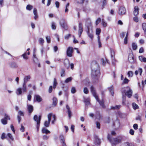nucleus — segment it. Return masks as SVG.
I'll use <instances>...</instances> for the list:
<instances>
[{
  "mask_svg": "<svg viewBox=\"0 0 146 146\" xmlns=\"http://www.w3.org/2000/svg\"><path fill=\"white\" fill-rule=\"evenodd\" d=\"M21 56L23 57V58L25 60H27L29 58L28 56L27 55L26 53H25L23 54Z\"/></svg>",
  "mask_w": 146,
  "mask_h": 146,
  "instance_id": "27",
  "label": "nucleus"
},
{
  "mask_svg": "<svg viewBox=\"0 0 146 146\" xmlns=\"http://www.w3.org/2000/svg\"><path fill=\"white\" fill-rule=\"evenodd\" d=\"M139 60L141 62H146V58L142 56H139Z\"/></svg>",
  "mask_w": 146,
  "mask_h": 146,
  "instance_id": "19",
  "label": "nucleus"
},
{
  "mask_svg": "<svg viewBox=\"0 0 146 146\" xmlns=\"http://www.w3.org/2000/svg\"><path fill=\"white\" fill-rule=\"evenodd\" d=\"M60 138L61 141V142L65 141V139L64 138V136L62 135H61L60 136Z\"/></svg>",
  "mask_w": 146,
  "mask_h": 146,
  "instance_id": "43",
  "label": "nucleus"
},
{
  "mask_svg": "<svg viewBox=\"0 0 146 146\" xmlns=\"http://www.w3.org/2000/svg\"><path fill=\"white\" fill-rule=\"evenodd\" d=\"M133 127L134 129H137L138 128V125L137 124H135L133 125Z\"/></svg>",
  "mask_w": 146,
  "mask_h": 146,
  "instance_id": "62",
  "label": "nucleus"
},
{
  "mask_svg": "<svg viewBox=\"0 0 146 146\" xmlns=\"http://www.w3.org/2000/svg\"><path fill=\"white\" fill-rule=\"evenodd\" d=\"M73 52V49L72 47H69L67 49L66 54L68 56L71 57L72 56V53Z\"/></svg>",
  "mask_w": 146,
  "mask_h": 146,
  "instance_id": "8",
  "label": "nucleus"
},
{
  "mask_svg": "<svg viewBox=\"0 0 146 146\" xmlns=\"http://www.w3.org/2000/svg\"><path fill=\"white\" fill-rule=\"evenodd\" d=\"M144 50L143 47H141L139 50V52L140 53H142L143 52Z\"/></svg>",
  "mask_w": 146,
  "mask_h": 146,
  "instance_id": "54",
  "label": "nucleus"
},
{
  "mask_svg": "<svg viewBox=\"0 0 146 146\" xmlns=\"http://www.w3.org/2000/svg\"><path fill=\"white\" fill-rule=\"evenodd\" d=\"M87 33H88V35L89 37L91 39H92V38L93 37L92 32L91 33H90L89 32V29H88V31L87 32Z\"/></svg>",
  "mask_w": 146,
  "mask_h": 146,
  "instance_id": "32",
  "label": "nucleus"
},
{
  "mask_svg": "<svg viewBox=\"0 0 146 146\" xmlns=\"http://www.w3.org/2000/svg\"><path fill=\"white\" fill-rule=\"evenodd\" d=\"M79 29H78V35L79 37H80L82 32L83 31V28L82 27V23H79Z\"/></svg>",
  "mask_w": 146,
  "mask_h": 146,
  "instance_id": "11",
  "label": "nucleus"
},
{
  "mask_svg": "<svg viewBox=\"0 0 146 146\" xmlns=\"http://www.w3.org/2000/svg\"><path fill=\"white\" fill-rule=\"evenodd\" d=\"M100 75V73H97L96 71L94 69L92 70V76L93 78L98 79Z\"/></svg>",
  "mask_w": 146,
  "mask_h": 146,
  "instance_id": "6",
  "label": "nucleus"
},
{
  "mask_svg": "<svg viewBox=\"0 0 146 146\" xmlns=\"http://www.w3.org/2000/svg\"><path fill=\"white\" fill-rule=\"evenodd\" d=\"M33 8L32 5H28L26 7V9L29 11H31Z\"/></svg>",
  "mask_w": 146,
  "mask_h": 146,
  "instance_id": "29",
  "label": "nucleus"
},
{
  "mask_svg": "<svg viewBox=\"0 0 146 146\" xmlns=\"http://www.w3.org/2000/svg\"><path fill=\"white\" fill-rule=\"evenodd\" d=\"M49 138V137L48 136H47L46 135H43V139L44 140H47Z\"/></svg>",
  "mask_w": 146,
  "mask_h": 146,
  "instance_id": "52",
  "label": "nucleus"
},
{
  "mask_svg": "<svg viewBox=\"0 0 146 146\" xmlns=\"http://www.w3.org/2000/svg\"><path fill=\"white\" fill-rule=\"evenodd\" d=\"M61 77H64L65 76V70L63 68H62L60 72Z\"/></svg>",
  "mask_w": 146,
  "mask_h": 146,
  "instance_id": "30",
  "label": "nucleus"
},
{
  "mask_svg": "<svg viewBox=\"0 0 146 146\" xmlns=\"http://www.w3.org/2000/svg\"><path fill=\"white\" fill-rule=\"evenodd\" d=\"M142 27L144 32L146 31V23H144L142 24Z\"/></svg>",
  "mask_w": 146,
  "mask_h": 146,
  "instance_id": "38",
  "label": "nucleus"
},
{
  "mask_svg": "<svg viewBox=\"0 0 146 146\" xmlns=\"http://www.w3.org/2000/svg\"><path fill=\"white\" fill-rule=\"evenodd\" d=\"M31 78V76L29 75L25 76L24 78L23 83L26 84V83L29 81Z\"/></svg>",
  "mask_w": 146,
  "mask_h": 146,
  "instance_id": "16",
  "label": "nucleus"
},
{
  "mask_svg": "<svg viewBox=\"0 0 146 146\" xmlns=\"http://www.w3.org/2000/svg\"><path fill=\"white\" fill-rule=\"evenodd\" d=\"M7 135L12 140H13V138L12 136V135L11 134L8 133Z\"/></svg>",
  "mask_w": 146,
  "mask_h": 146,
  "instance_id": "50",
  "label": "nucleus"
},
{
  "mask_svg": "<svg viewBox=\"0 0 146 146\" xmlns=\"http://www.w3.org/2000/svg\"><path fill=\"white\" fill-rule=\"evenodd\" d=\"M127 37H128V33H127L126 36L124 38V44H126L127 43Z\"/></svg>",
  "mask_w": 146,
  "mask_h": 146,
  "instance_id": "44",
  "label": "nucleus"
},
{
  "mask_svg": "<svg viewBox=\"0 0 146 146\" xmlns=\"http://www.w3.org/2000/svg\"><path fill=\"white\" fill-rule=\"evenodd\" d=\"M111 55L112 59L114 58L115 52L113 50H110Z\"/></svg>",
  "mask_w": 146,
  "mask_h": 146,
  "instance_id": "33",
  "label": "nucleus"
},
{
  "mask_svg": "<svg viewBox=\"0 0 146 146\" xmlns=\"http://www.w3.org/2000/svg\"><path fill=\"white\" fill-rule=\"evenodd\" d=\"M72 80V78L70 77L67 78L65 80V82L66 83H68L69 82H70Z\"/></svg>",
  "mask_w": 146,
  "mask_h": 146,
  "instance_id": "40",
  "label": "nucleus"
},
{
  "mask_svg": "<svg viewBox=\"0 0 146 146\" xmlns=\"http://www.w3.org/2000/svg\"><path fill=\"white\" fill-rule=\"evenodd\" d=\"M40 123L39 121H38V123L37 124L36 128L38 131L39 130Z\"/></svg>",
  "mask_w": 146,
  "mask_h": 146,
  "instance_id": "60",
  "label": "nucleus"
},
{
  "mask_svg": "<svg viewBox=\"0 0 146 146\" xmlns=\"http://www.w3.org/2000/svg\"><path fill=\"white\" fill-rule=\"evenodd\" d=\"M134 131L132 129H131L130 130L129 133L131 135H133L134 134Z\"/></svg>",
  "mask_w": 146,
  "mask_h": 146,
  "instance_id": "63",
  "label": "nucleus"
},
{
  "mask_svg": "<svg viewBox=\"0 0 146 146\" xmlns=\"http://www.w3.org/2000/svg\"><path fill=\"white\" fill-rule=\"evenodd\" d=\"M133 72L132 71H129L127 73V75L129 77H132L133 75Z\"/></svg>",
  "mask_w": 146,
  "mask_h": 146,
  "instance_id": "42",
  "label": "nucleus"
},
{
  "mask_svg": "<svg viewBox=\"0 0 146 146\" xmlns=\"http://www.w3.org/2000/svg\"><path fill=\"white\" fill-rule=\"evenodd\" d=\"M122 94L123 93H125V94L128 98H130L132 95L133 92L130 87L127 86L126 88H124L122 89L121 91ZM126 96L123 94L122 96V104L123 105H125V102L126 101Z\"/></svg>",
  "mask_w": 146,
  "mask_h": 146,
  "instance_id": "1",
  "label": "nucleus"
},
{
  "mask_svg": "<svg viewBox=\"0 0 146 146\" xmlns=\"http://www.w3.org/2000/svg\"><path fill=\"white\" fill-rule=\"evenodd\" d=\"M55 4L56 5V7L57 8H59L60 5L59 3L57 1H56L55 2Z\"/></svg>",
  "mask_w": 146,
  "mask_h": 146,
  "instance_id": "57",
  "label": "nucleus"
},
{
  "mask_svg": "<svg viewBox=\"0 0 146 146\" xmlns=\"http://www.w3.org/2000/svg\"><path fill=\"white\" fill-rule=\"evenodd\" d=\"M34 120L37 122V124L38 123V121H39L40 123V121L41 120V117L40 116H39V117H38V116L36 115H34L33 118Z\"/></svg>",
  "mask_w": 146,
  "mask_h": 146,
  "instance_id": "14",
  "label": "nucleus"
},
{
  "mask_svg": "<svg viewBox=\"0 0 146 146\" xmlns=\"http://www.w3.org/2000/svg\"><path fill=\"white\" fill-rule=\"evenodd\" d=\"M126 33L125 32H123L120 34V36L121 38H123L124 37Z\"/></svg>",
  "mask_w": 146,
  "mask_h": 146,
  "instance_id": "53",
  "label": "nucleus"
},
{
  "mask_svg": "<svg viewBox=\"0 0 146 146\" xmlns=\"http://www.w3.org/2000/svg\"><path fill=\"white\" fill-rule=\"evenodd\" d=\"M102 64L103 65H104L106 63V61L103 58L102 59Z\"/></svg>",
  "mask_w": 146,
  "mask_h": 146,
  "instance_id": "64",
  "label": "nucleus"
},
{
  "mask_svg": "<svg viewBox=\"0 0 146 146\" xmlns=\"http://www.w3.org/2000/svg\"><path fill=\"white\" fill-rule=\"evenodd\" d=\"M42 132L43 133L48 134L50 133L48 130L46 129L45 128H43L42 130Z\"/></svg>",
  "mask_w": 146,
  "mask_h": 146,
  "instance_id": "22",
  "label": "nucleus"
},
{
  "mask_svg": "<svg viewBox=\"0 0 146 146\" xmlns=\"http://www.w3.org/2000/svg\"><path fill=\"white\" fill-rule=\"evenodd\" d=\"M6 137L5 136V133H3L1 135V138L2 139H4L6 138Z\"/></svg>",
  "mask_w": 146,
  "mask_h": 146,
  "instance_id": "61",
  "label": "nucleus"
},
{
  "mask_svg": "<svg viewBox=\"0 0 146 146\" xmlns=\"http://www.w3.org/2000/svg\"><path fill=\"white\" fill-rule=\"evenodd\" d=\"M52 86H50L49 89H48V92L49 93H51L52 91Z\"/></svg>",
  "mask_w": 146,
  "mask_h": 146,
  "instance_id": "59",
  "label": "nucleus"
},
{
  "mask_svg": "<svg viewBox=\"0 0 146 146\" xmlns=\"http://www.w3.org/2000/svg\"><path fill=\"white\" fill-rule=\"evenodd\" d=\"M120 105H116L115 106H112L111 109L113 110L118 109L120 107Z\"/></svg>",
  "mask_w": 146,
  "mask_h": 146,
  "instance_id": "34",
  "label": "nucleus"
},
{
  "mask_svg": "<svg viewBox=\"0 0 146 146\" xmlns=\"http://www.w3.org/2000/svg\"><path fill=\"white\" fill-rule=\"evenodd\" d=\"M133 13L134 15L137 16L139 13V8L137 6H135L134 7V10Z\"/></svg>",
  "mask_w": 146,
  "mask_h": 146,
  "instance_id": "13",
  "label": "nucleus"
},
{
  "mask_svg": "<svg viewBox=\"0 0 146 146\" xmlns=\"http://www.w3.org/2000/svg\"><path fill=\"white\" fill-rule=\"evenodd\" d=\"M22 90L24 92H27V88L26 84L23 83Z\"/></svg>",
  "mask_w": 146,
  "mask_h": 146,
  "instance_id": "21",
  "label": "nucleus"
},
{
  "mask_svg": "<svg viewBox=\"0 0 146 146\" xmlns=\"http://www.w3.org/2000/svg\"><path fill=\"white\" fill-rule=\"evenodd\" d=\"M133 107L134 109H136L138 108V106L135 103H133L132 104Z\"/></svg>",
  "mask_w": 146,
  "mask_h": 146,
  "instance_id": "35",
  "label": "nucleus"
},
{
  "mask_svg": "<svg viewBox=\"0 0 146 146\" xmlns=\"http://www.w3.org/2000/svg\"><path fill=\"white\" fill-rule=\"evenodd\" d=\"M132 46L133 50H135L137 48V44L135 42H133L132 43Z\"/></svg>",
  "mask_w": 146,
  "mask_h": 146,
  "instance_id": "24",
  "label": "nucleus"
},
{
  "mask_svg": "<svg viewBox=\"0 0 146 146\" xmlns=\"http://www.w3.org/2000/svg\"><path fill=\"white\" fill-rule=\"evenodd\" d=\"M108 139L112 145H115L120 143L122 139L120 137H117L115 138H112L110 135L108 136Z\"/></svg>",
  "mask_w": 146,
  "mask_h": 146,
  "instance_id": "2",
  "label": "nucleus"
},
{
  "mask_svg": "<svg viewBox=\"0 0 146 146\" xmlns=\"http://www.w3.org/2000/svg\"><path fill=\"white\" fill-rule=\"evenodd\" d=\"M76 92V90L75 88L73 87L71 90V93L72 94L75 93Z\"/></svg>",
  "mask_w": 146,
  "mask_h": 146,
  "instance_id": "48",
  "label": "nucleus"
},
{
  "mask_svg": "<svg viewBox=\"0 0 146 146\" xmlns=\"http://www.w3.org/2000/svg\"><path fill=\"white\" fill-rule=\"evenodd\" d=\"M57 82L56 81V78H54V82H53V88L55 89V88L57 85Z\"/></svg>",
  "mask_w": 146,
  "mask_h": 146,
  "instance_id": "31",
  "label": "nucleus"
},
{
  "mask_svg": "<svg viewBox=\"0 0 146 146\" xmlns=\"http://www.w3.org/2000/svg\"><path fill=\"white\" fill-rule=\"evenodd\" d=\"M129 61V62L131 63H133L134 62V57H133V54H130L129 56L128 57Z\"/></svg>",
  "mask_w": 146,
  "mask_h": 146,
  "instance_id": "15",
  "label": "nucleus"
},
{
  "mask_svg": "<svg viewBox=\"0 0 146 146\" xmlns=\"http://www.w3.org/2000/svg\"><path fill=\"white\" fill-rule=\"evenodd\" d=\"M91 91L92 94L93 96L95 97L97 101L99 102L100 105L103 108H105V106L104 104V101L103 100H102L101 101H100L98 98L97 96L96 95V91L94 89V88L93 86L91 87Z\"/></svg>",
  "mask_w": 146,
  "mask_h": 146,
  "instance_id": "3",
  "label": "nucleus"
},
{
  "mask_svg": "<svg viewBox=\"0 0 146 146\" xmlns=\"http://www.w3.org/2000/svg\"><path fill=\"white\" fill-rule=\"evenodd\" d=\"M57 103V100L56 98L54 97L53 99L52 105L55 106Z\"/></svg>",
  "mask_w": 146,
  "mask_h": 146,
  "instance_id": "23",
  "label": "nucleus"
},
{
  "mask_svg": "<svg viewBox=\"0 0 146 146\" xmlns=\"http://www.w3.org/2000/svg\"><path fill=\"white\" fill-rule=\"evenodd\" d=\"M10 119L9 117L7 114H5L4 117L1 120V122L4 125H5L7 123V120Z\"/></svg>",
  "mask_w": 146,
  "mask_h": 146,
  "instance_id": "7",
  "label": "nucleus"
},
{
  "mask_svg": "<svg viewBox=\"0 0 146 146\" xmlns=\"http://www.w3.org/2000/svg\"><path fill=\"white\" fill-rule=\"evenodd\" d=\"M16 93L17 95H21L22 93V91L21 88H19L17 89Z\"/></svg>",
  "mask_w": 146,
  "mask_h": 146,
  "instance_id": "20",
  "label": "nucleus"
},
{
  "mask_svg": "<svg viewBox=\"0 0 146 146\" xmlns=\"http://www.w3.org/2000/svg\"><path fill=\"white\" fill-rule=\"evenodd\" d=\"M64 64L65 66L67 69L69 68L70 66V62L69 60L68 59L64 60Z\"/></svg>",
  "mask_w": 146,
  "mask_h": 146,
  "instance_id": "12",
  "label": "nucleus"
},
{
  "mask_svg": "<svg viewBox=\"0 0 146 146\" xmlns=\"http://www.w3.org/2000/svg\"><path fill=\"white\" fill-rule=\"evenodd\" d=\"M18 113L19 114V115L22 116H23L24 115L23 113L21 111H18Z\"/></svg>",
  "mask_w": 146,
  "mask_h": 146,
  "instance_id": "56",
  "label": "nucleus"
},
{
  "mask_svg": "<svg viewBox=\"0 0 146 146\" xmlns=\"http://www.w3.org/2000/svg\"><path fill=\"white\" fill-rule=\"evenodd\" d=\"M60 23L61 26L63 28L66 29H67V23L65 20L62 18L61 19Z\"/></svg>",
  "mask_w": 146,
  "mask_h": 146,
  "instance_id": "5",
  "label": "nucleus"
},
{
  "mask_svg": "<svg viewBox=\"0 0 146 146\" xmlns=\"http://www.w3.org/2000/svg\"><path fill=\"white\" fill-rule=\"evenodd\" d=\"M35 98L36 99V100L38 102H40L42 101V99L40 96L37 95L35 96Z\"/></svg>",
  "mask_w": 146,
  "mask_h": 146,
  "instance_id": "17",
  "label": "nucleus"
},
{
  "mask_svg": "<svg viewBox=\"0 0 146 146\" xmlns=\"http://www.w3.org/2000/svg\"><path fill=\"white\" fill-rule=\"evenodd\" d=\"M133 20L136 22H138L139 19L137 17H135L133 18Z\"/></svg>",
  "mask_w": 146,
  "mask_h": 146,
  "instance_id": "55",
  "label": "nucleus"
},
{
  "mask_svg": "<svg viewBox=\"0 0 146 146\" xmlns=\"http://www.w3.org/2000/svg\"><path fill=\"white\" fill-rule=\"evenodd\" d=\"M96 127H97V128L99 129H100V123L98 122H96Z\"/></svg>",
  "mask_w": 146,
  "mask_h": 146,
  "instance_id": "51",
  "label": "nucleus"
},
{
  "mask_svg": "<svg viewBox=\"0 0 146 146\" xmlns=\"http://www.w3.org/2000/svg\"><path fill=\"white\" fill-rule=\"evenodd\" d=\"M33 13L34 15H37V9L34 8L33 9Z\"/></svg>",
  "mask_w": 146,
  "mask_h": 146,
  "instance_id": "58",
  "label": "nucleus"
},
{
  "mask_svg": "<svg viewBox=\"0 0 146 146\" xmlns=\"http://www.w3.org/2000/svg\"><path fill=\"white\" fill-rule=\"evenodd\" d=\"M51 27L52 29L53 30H55L56 29V26L55 25V23H52Z\"/></svg>",
  "mask_w": 146,
  "mask_h": 146,
  "instance_id": "41",
  "label": "nucleus"
},
{
  "mask_svg": "<svg viewBox=\"0 0 146 146\" xmlns=\"http://www.w3.org/2000/svg\"><path fill=\"white\" fill-rule=\"evenodd\" d=\"M92 70L94 69L96 71L97 73H100V69L98 64L95 62H93L91 64Z\"/></svg>",
  "mask_w": 146,
  "mask_h": 146,
  "instance_id": "4",
  "label": "nucleus"
},
{
  "mask_svg": "<svg viewBox=\"0 0 146 146\" xmlns=\"http://www.w3.org/2000/svg\"><path fill=\"white\" fill-rule=\"evenodd\" d=\"M83 92L85 94H88L89 93V90L86 87L84 88Z\"/></svg>",
  "mask_w": 146,
  "mask_h": 146,
  "instance_id": "39",
  "label": "nucleus"
},
{
  "mask_svg": "<svg viewBox=\"0 0 146 146\" xmlns=\"http://www.w3.org/2000/svg\"><path fill=\"white\" fill-rule=\"evenodd\" d=\"M94 143L96 145H99L100 143V139L98 138L96 139Z\"/></svg>",
  "mask_w": 146,
  "mask_h": 146,
  "instance_id": "28",
  "label": "nucleus"
},
{
  "mask_svg": "<svg viewBox=\"0 0 146 146\" xmlns=\"http://www.w3.org/2000/svg\"><path fill=\"white\" fill-rule=\"evenodd\" d=\"M27 108L29 113H31L32 112L33 110V106L30 105L28 104L27 105Z\"/></svg>",
  "mask_w": 146,
  "mask_h": 146,
  "instance_id": "18",
  "label": "nucleus"
},
{
  "mask_svg": "<svg viewBox=\"0 0 146 146\" xmlns=\"http://www.w3.org/2000/svg\"><path fill=\"white\" fill-rule=\"evenodd\" d=\"M52 114L51 113H49L48 115V121H46L44 123V125L46 127H48L49 126L50 122L51 121V117Z\"/></svg>",
  "mask_w": 146,
  "mask_h": 146,
  "instance_id": "9",
  "label": "nucleus"
},
{
  "mask_svg": "<svg viewBox=\"0 0 146 146\" xmlns=\"http://www.w3.org/2000/svg\"><path fill=\"white\" fill-rule=\"evenodd\" d=\"M126 10L124 7H119L118 11V13L120 15H122L125 13Z\"/></svg>",
  "mask_w": 146,
  "mask_h": 146,
  "instance_id": "10",
  "label": "nucleus"
},
{
  "mask_svg": "<svg viewBox=\"0 0 146 146\" xmlns=\"http://www.w3.org/2000/svg\"><path fill=\"white\" fill-rule=\"evenodd\" d=\"M46 39L48 43H50V36H46Z\"/></svg>",
  "mask_w": 146,
  "mask_h": 146,
  "instance_id": "49",
  "label": "nucleus"
},
{
  "mask_svg": "<svg viewBox=\"0 0 146 146\" xmlns=\"http://www.w3.org/2000/svg\"><path fill=\"white\" fill-rule=\"evenodd\" d=\"M129 81V80L127 78H125L123 81V84H127Z\"/></svg>",
  "mask_w": 146,
  "mask_h": 146,
  "instance_id": "47",
  "label": "nucleus"
},
{
  "mask_svg": "<svg viewBox=\"0 0 146 146\" xmlns=\"http://www.w3.org/2000/svg\"><path fill=\"white\" fill-rule=\"evenodd\" d=\"M90 100L89 98L85 99H84V102L86 103V105H88L90 104Z\"/></svg>",
  "mask_w": 146,
  "mask_h": 146,
  "instance_id": "37",
  "label": "nucleus"
},
{
  "mask_svg": "<svg viewBox=\"0 0 146 146\" xmlns=\"http://www.w3.org/2000/svg\"><path fill=\"white\" fill-rule=\"evenodd\" d=\"M108 89L109 90V91L111 92V95L112 96H113L114 94V92H113V86H111L110 87L108 88Z\"/></svg>",
  "mask_w": 146,
  "mask_h": 146,
  "instance_id": "25",
  "label": "nucleus"
},
{
  "mask_svg": "<svg viewBox=\"0 0 146 146\" xmlns=\"http://www.w3.org/2000/svg\"><path fill=\"white\" fill-rule=\"evenodd\" d=\"M38 42L41 45H42L44 42V40L43 38H40L38 39Z\"/></svg>",
  "mask_w": 146,
  "mask_h": 146,
  "instance_id": "26",
  "label": "nucleus"
},
{
  "mask_svg": "<svg viewBox=\"0 0 146 146\" xmlns=\"http://www.w3.org/2000/svg\"><path fill=\"white\" fill-rule=\"evenodd\" d=\"M101 32V30L100 28H97L96 29V33L97 35L99 36Z\"/></svg>",
  "mask_w": 146,
  "mask_h": 146,
  "instance_id": "36",
  "label": "nucleus"
},
{
  "mask_svg": "<svg viewBox=\"0 0 146 146\" xmlns=\"http://www.w3.org/2000/svg\"><path fill=\"white\" fill-rule=\"evenodd\" d=\"M101 19L100 18H98L96 21V25H97L99 23L101 22Z\"/></svg>",
  "mask_w": 146,
  "mask_h": 146,
  "instance_id": "46",
  "label": "nucleus"
},
{
  "mask_svg": "<svg viewBox=\"0 0 146 146\" xmlns=\"http://www.w3.org/2000/svg\"><path fill=\"white\" fill-rule=\"evenodd\" d=\"M102 24L103 26L104 27H106L107 26V23L104 21V20L103 19L102 20Z\"/></svg>",
  "mask_w": 146,
  "mask_h": 146,
  "instance_id": "45",
  "label": "nucleus"
}]
</instances>
